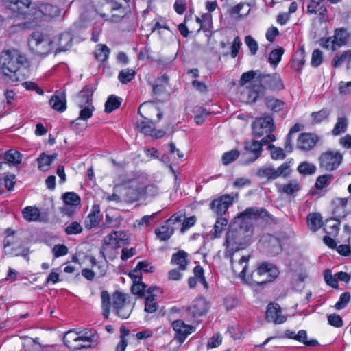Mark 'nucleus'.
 <instances>
[{
    "label": "nucleus",
    "mask_w": 351,
    "mask_h": 351,
    "mask_svg": "<svg viewBox=\"0 0 351 351\" xmlns=\"http://www.w3.org/2000/svg\"><path fill=\"white\" fill-rule=\"evenodd\" d=\"M23 154L15 149L7 151L3 156V159L10 165L16 166L21 164Z\"/></svg>",
    "instance_id": "obj_30"
},
{
    "label": "nucleus",
    "mask_w": 351,
    "mask_h": 351,
    "mask_svg": "<svg viewBox=\"0 0 351 351\" xmlns=\"http://www.w3.org/2000/svg\"><path fill=\"white\" fill-rule=\"evenodd\" d=\"M5 5L12 12L13 16H21L26 19L24 25L29 28L37 26L42 20L58 16L60 13L57 6L49 3L31 7L30 0H5Z\"/></svg>",
    "instance_id": "obj_1"
},
{
    "label": "nucleus",
    "mask_w": 351,
    "mask_h": 351,
    "mask_svg": "<svg viewBox=\"0 0 351 351\" xmlns=\"http://www.w3.org/2000/svg\"><path fill=\"white\" fill-rule=\"evenodd\" d=\"M110 53V49L106 45H97L95 51V58L101 62L107 60Z\"/></svg>",
    "instance_id": "obj_40"
},
{
    "label": "nucleus",
    "mask_w": 351,
    "mask_h": 351,
    "mask_svg": "<svg viewBox=\"0 0 351 351\" xmlns=\"http://www.w3.org/2000/svg\"><path fill=\"white\" fill-rule=\"evenodd\" d=\"M267 149L271 152V158L274 160H283L286 157L284 149L271 144H267Z\"/></svg>",
    "instance_id": "obj_52"
},
{
    "label": "nucleus",
    "mask_w": 351,
    "mask_h": 351,
    "mask_svg": "<svg viewBox=\"0 0 351 351\" xmlns=\"http://www.w3.org/2000/svg\"><path fill=\"white\" fill-rule=\"evenodd\" d=\"M287 316L283 315L281 308L277 303H270L267 306L265 319L267 322L281 324L287 321Z\"/></svg>",
    "instance_id": "obj_16"
},
{
    "label": "nucleus",
    "mask_w": 351,
    "mask_h": 351,
    "mask_svg": "<svg viewBox=\"0 0 351 351\" xmlns=\"http://www.w3.org/2000/svg\"><path fill=\"white\" fill-rule=\"evenodd\" d=\"M145 182L147 178L142 175H136L124 180L121 186L123 200L128 203L143 200V184Z\"/></svg>",
    "instance_id": "obj_5"
},
{
    "label": "nucleus",
    "mask_w": 351,
    "mask_h": 351,
    "mask_svg": "<svg viewBox=\"0 0 351 351\" xmlns=\"http://www.w3.org/2000/svg\"><path fill=\"white\" fill-rule=\"evenodd\" d=\"M126 302V295L119 292H116L112 297L113 310H117L120 307L128 304Z\"/></svg>",
    "instance_id": "obj_54"
},
{
    "label": "nucleus",
    "mask_w": 351,
    "mask_h": 351,
    "mask_svg": "<svg viewBox=\"0 0 351 351\" xmlns=\"http://www.w3.org/2000/svg\"><path fill=\"white\" fill-rule=\"evenodd\" d=\"M21 213L23 219L27 221H39L40 220V210L36 206H27L22 210Z\"/></svg>",
    "instance_id": "obj_27"
},
{
    "label": "nucleus",
    "mask_w": 351,
    "mask_h": 351,
    "mask_svg": "<svg viewBox=\"0 0 351 351\" xmlns=\"http://www.w3.org/2000/svg\"><path fill=\"white\" fill-rule=\"evenodd\" d=\"M267 210L263 208H246L243 212L241 213L237 217V219H240L242 221H252V220H256L259 217L266 216L267 215Z\"/></svg>",
    "instance_id": "obj_24"
},
{
    "label": "nucleus",
    "mask_w": 351,
    "mask_h": 351,
    "mask_svg": "<svg viewBox=\"0 0 351 351\" xmlns=\"http://www.w3.org/2000/svg\"><path fill=\"white\" fill-rule=\"evenodd\" d=\"M54 41L40 32L32 33L28 38V46L31 51L40 56H45L54 52Z\"/></svg>",
    "instance_id": "obj_8"
},
{
    "label": "nucleus",
    "mask_w": 351,
    "mask_h": 351,
    "mask_svg": "<svg viewBox=\"0 0 351 351\" xmlns=\"http://www.w3.org/2000/svg\"><path fill=\"white\" fill-rule=\"evenodd\" d=\"M350 199H351V197L335 199L332 201V203L335 206L336 212H339V210H341V213L343 215H346L347 204H348V200H350Z\"/></svg>",
    "instance_id": "obj_56"
},
{
    "label": "nucleus",
    "mask_w": 351,
    "mask_h": 351,
    "mask_svg": "<svg viewBox=\"0 0 351 351\" xmlns=\"http://www.w3.org/2000/svg\"><path fill=\"white\" fill-rule=\"evenodd\" d=\"M101 220L100 206L98 204H94L90 212L84 221V226L86 229H91L99 225Z\"/></svg>",
    "instance_id": "obj_25"
},
{
    "label": "nucleus",
    "mask_w": 351,
    "mask_h": 351,
    "mask_svg": "<svg viewBox=\"0 0 351 351\" xmlns=\"http://www.w3.org/2000/svg\"><path fill=\"white\" fill-rule=\"evenodd\" d=\"M174 228L166 221L164 225L155 230V233L160 241L168 240L173 234Z\"/></svg>",
    "instance_id": "obj_32"
},
{
    "label": "nucleus",
    "mask_w": 351,
    "mask_h": 351,
    "mask_svg": "<svg viewBox=\"0 0 351 351\" xmlns=\"http://www.w3.org/2000/svg\"><path fill=\"white\" fill-rule=\"evenodd\" d=\"M122 99L119 97L112 95L109 96L105 103V112L110 113L119 108L121 104Z\"/></svg>",
    "instance_id": "obj_35"
},
{
    "label": "nucleus",
    "mask_w": 351,
    "mask_h": 351,
    "mask_svg": "<svg viewBox=\"0 0 351 351\" xmlns=\"http://www.w3.org/2000/svg\"><path fill=\"white\" fill-rule=\"evenodd\" d=\"M323 62V54L319 49H315L313 51L311 56V64L313 67L319 66Z\"/></svg>",
    "instance_id": "obj_61"
},
{
    "label": "nucleus",
    "mask_w": 351,
    "mask_h": 351,
    "mask_svg": "<svg viewBox=\"0 0 351 351\" xmlns=\"http://www.w3.org/2000/svg\"><path fill=\"white\" fill-rule=\"evenodd\" d=\"M49 104L51 108L59 112H63L66 109V92L64 90L56 91L55 94L51 97Z\"/></svg>",
    "instance_id": "obj_22"
},
{
    "label": "nucleus",
    "mask_w": 351,
    "mask_h": 351,
    "mask_svg": "<svg viewBox=\"0 0 351 351\" xmlns=\"http://www.w3.org/2000/svg\"><path fill=\"white\" fill-rule=\"evenodd\" d=\"M293 162V159H290L289 160L282 163L276 169L278 178L280 176L287 177L291 174Z\"/></svg>",
    "instance_id": "obj_51"
},
{
    "label": "nucleus",
    "mask_w": 351,
    "mask_h": 351,
    "mask_svg": "<svg viewBox=\"0 0 351 351\" xmlns=\"http://www.w3.org/2000/svg\"><path fill=\"white\" fill-rule=\"evenodd\" d=\"M284 53L282 47H279L277 49L272 50L269 56V60L271 64L276 65L281 60L282 56Z\"/></svg>",
    "instance_id": "obj_55"
},
{
    "label": "nucleus",
    "mask_w": 351,
    "mask_h": 351,
    "mask_svg": "<svg viewBox=\"0 0 351 351\" xmlns=\"http://www.w3.org/2000/svg\"><path fill=\"white\" fill-rule=\"evenodd\" d=\"M330 114V110L328 108H322L317 112H313L311 114L312 123L318 124L326 120Z\"/></svg>",
    "instance_id": "obj_39"
},
{
    "label": "nucleus",
    "mask_w": 351,
    "mask_h": 351,
    "mask_svg": "<svg viewBox=\"0 0 351 351\" xmlns=\"http://www.w3.org/2000/svg\"><path fill=\"white\" fill-rule=\"evenodd\" d=\"M188 254L184 251H179L173 254L171 263L179 267L180 270L184 271L188 264Z\"/></svg>",
    "instance_id": "obj_31"
},
{
    "label": "nucleus",
    "mask_w": 351,
    "mask_h": 351,
    "mask_svg": "<svg viewBox=\"0 0 351 351\" xmlns=\"http://www.w3.org/2000/svg\"><path fill=\"white\" fill-rule=\"evenodd\" d=\"M307 223L309 229L313 232L320 228L322 224V219L318 213H310L307 217Z\"/></svg>",
    "instance_id": "obj_36"
},
{
    "label": "nucleus",
    "mask_w": 351,
    "mask_h": 351,
    "mask_svg": "<svg viewBox=\"0 0 351 351\" xmlns=\"http://www.w3.org/2000/svg\"><path fill=\"white\" fill-rule=\"evenodd\" d=\"M62 199L65 204L63 211L69 216L72 215L75 211L74 207L80 204V196L74 192H66L62 195Z\"/></svg>",
    "instance_id": "obj_21"
},
{
    "label": "nucleus",
    "mask_w": 351,
    "mask_h": 351,
    "mask_svg": "<svg viewBox=\"0 0 351 351\" xmlns=\"http://www.w3.org/2000/svg\"><path fill=\"white\" fill-rule=\"evenodd\" d=\"M230 258L233 271L238 274L242 280L250 286H258L271 282L279 274L278 269L274 265L262 263L250 277L246 278L245 271L247 269L249 258L242 256L238 261H234L232 256Z\"/></svg>",
    "instance_id": "obj_2"
},
{
    "label": "nucleus",
    "mask_w": 351,
    "mask_h": 351,
    "mask_svg": "<svg viewBox=\"0 0 351 351\" xmlns=\"http://www.w3.org/2000/svg\"><path fill=\"white\" fill-rule=\"evenodd\" d=\"M333 37L336 47L339 48L348 43V33L344 29H338L335 30Z\"/></svg>",
    "instance_id": "obj_41"
},
{
    "label": "nucleus",
    "mask_w": 351,
    "mask_h": 351,
    "mask_svg": "<svg viewBox=\"0 0 351 351\" xmlns=\"http://www.w3.org/2000/svg\"><path fill=\"white\" fill-rule=\"evenodd\" d=\"M146 287V285L142 281L140 282H135L133 283L132 287V292L133 294L138 295L139 297H145V295H147V290L145 289Z\"/></svg>",
    "instance_id": "obj_59"
},
{
    "label": "nucleus",
    "mask_w": 351,
    "mask_h": 351,
    "mask_svg": "<svg viewBox=\"0 0 351 351\" xmlns=\"http://www.w3.org/2000/svg\"><path fill=\"white\" fill-rule=\"evenodd\" d=\"M103 314L106 318L108 317L111 307L110 297L107 291H102L101 293Z\"/></svg>",
    "instance_id": "obj_45"
},
{
    "label": "nucleus",
    "mask_w": 351,
    "mask_h": 351,
    "mask_svg": "<svg viewBox=\"0 0 351 351\" xmlns=\"http://www.w3.org/2000/svg\"><path fill=\"white\" fill-rule=\"evenodd\" d=\"M143 200L148 197H152L158 195L160 193L159 188L154 184H146V182L143 184Z\"/></svg>",
    "instance_id": "obj_43"
},
{
    "label": "nucleus",
    "mask_w": 351,
    "mask_h": 351,
    "mask_svg": "<svg viewBox=\"0 0 351 351\" xmlns=\"http://www.w3.org/2000/svg\"><path fill=\"white\" fill-rule=\"evenodd\" d=\"M171 325L176 333L175 339L180 343H183L187 337L195 331V328L193 326L186 324L181 319L173 321Z\"/></svg>",
    "instance_id": "obj_17"
},
{
    "label": "nucleus",
    "mask_w": 351,
    "mask_h": 351,
    "mask_svg": "<svg viewBox=\"0 0 351 351\" xmlns=\"http://www.w3.org/2000/svg\"><path fill=\"white\" fill-rule=\"evenodd\" d=\"M251 226L246 230L247 235L243 236V226L241 225L239 230L230 229L226 234L225 242L226 252L225 256L231 257L234 253L244 249L250 241L251 235Z\"/></svg>",
    "instance_id": "obj_7"
},
{
    "label": "nucleus",
    "mask_w": 351,
    "mask_h": 351,
    "mask_svg": "<svg viewBox=\"0 0 351 351\" xmlns=\"http://www.w3.org/2000/svg\"><path fill=\"white\" fill-rule=\"evenodd\" d=\"M274 128L273 119L269 116L256 118L252 123L253 134L258 136L274 135Z\"/></svg>",
    "instance_id": "obj_14"
},
{
    "label": "nucleus",
    "mask_w": 351,
    "mask_h": 351,
    "mask_svg": "<svg viewBox=\"0 0 351 351\" xmlns=\"http://www.w3.org/2000/svg\"><path fill=\"white\" fill-rule=\"evenodd\" d=\"M317 135L311 133H302L297 140V148L303 151L312 149L319 141Z\"/></svg>",
    "instance_id": "obj_18"
},
{
    "label": "nucleus",
    "mask_w": 351,
    "mask_h": 351,
    "mask_svg": "<svg viewBox=\"0 0 351 351\" xmlns=\"http://www.w3.org/2000/svg\"><path fill=\"white\" fill-rule=\"evenodd\" d=\"M26 62V57L18 50H3L0 54V73L9 83L19 82L20 69Z\"/></svg>",
    "instance_id": "obj_3"
},
{
    "label": "nucleus",
    "mask_w": 351,
    "mask_h": 351,
    "mask_svg": "<svg viewBox=\"0 0 351 351\" xmlns=\"http://www.w3.org/2000/svg\"><path fill=\"white\" fill-rule=\"evenodd\" d=\"M82 227L80 223L73 221L65 228V232L70 234H77L82 232Z\"/></svg>",
    "instance_id": "obj_63"
},
{
    "label": "nucleus",
    "mask_w": 351,
    "mask_h": 351,
    "mask_svg": "<svg viewBox=\"0 0 351 351\" xmlns=\"http://www.w3.org/2000/svg\"><path fill=\"white\" fill-rule=\"evenodd\" d=\"M196 21L200 25L198 31L200 29L205 32L208 31L212 27V16L210 14H204L201 18L196 17Z\"/></svg>",
    "instance_id": "obj_44"
},
{
    "label": "nucleus",
    "mask_w": 351,
    "mask_h": 351,
    "mask_svg": "<svg viewBox=\"0 0 351 351\" xmlns=\"http://www.w3.org/2000/svg\"><path fill=\"white\" fill-rule=\"evenodd\" d=\"M250 11V6L246 2H241L231 9L232 14H238L239 16H246Z\"/></svg>",
    "instance_id": "obj_46"
},
{
    "label": "nucleus",
    "mask_w": 351,
    "mask_h": 351,
    "mask_svg": "<svg viewBox=\"0 0 351 351\" xmlns=\"http://www.w3.org/2000/svg\"><path fill=\"white\" fill-rule=\"evenodd\" d=\"M298 342H300L307 346H316L318 345V341L315 339L308 340L307 332L304 330H300L298 331L296 335V339Z\"/></svg>",
    "instance_id": "obj_48"
},
{
    "label": "nucleus",
    "mask_w": 351,
    "mask_h": 351,
    "mask_svg": "<svg viewBox=\"0 0 351 351\" xmlns=\"http://www.w3.org/2000/svg\"><path fill=\"white\" fill-rule=\"evenodd\" d=\"M300 190V183L298 180H293L287 184L280 185L278 191L287 195H293Z\"/></svg>",
    "instance_id": "obj_33"
},
{
    "label": "nucleus",
    "mask_w": 351,
    "mask_h": 351,
    "mask_svg": "<svg viewBox=\"0 0 351 351\" xmlns=\"http://www.w3.org/2000/svg\"><path fill=\"white\" fill-rule=\"evenodd\" d=\"M266 105L268 108L276 112H280L282 116H284L287 112V104L275 98H268L266 101Z\"/></svg>",
    "instance_id": "obj_28"
},
{
    "label": "nucleus",
    "mask_w": 351,
    "mask_h": 351,
    "mask_svg": "<svg viewBox=\"0 0 351 351\" xmlns=\"http://www.w3.org/2000/svg\"><path fill=\"white\" fill-rule=\"evenodd\" d=\"M228 224V220L225 217H218L214 226L213 238H218Z\"/></svg>",
    "instance_id": "obj_47"
},
{
    "label": "nucleus",
    "mask_w": 351,
    "mask_h": 351,
    "mask_svg": "<svg viewBox=\"0 0 351 351\" xmlns=\"http://www.w3.org/2000/svg\"><path fill=\"white\" fill-rule=\"evenodd\" d=\"M348 125V119L345 117L337 118V121L332 130L333 136H337L346 132Z\"/></svg>",
    "instance_id": "obj_37"
},
{
    "label": "nucleus",
    "mask_w": 351,
    "mask_h": 351,
    "mask_svg": "<svg viewBox=\"0 0 351 351\" xmlns=\"http://www.w3.org/2000/svg\"><path fill=\"white\" fill-rule=\"evenodd\" d=\"M193 274L195 278L198 279V281L202 283L205 289L208 288V285L204 277V271L202 266L196 265L193 269Z\"/></svg>",
    "instance_id": "obj_58"
},
{
    "label": "nucleus",
    "mask_w": 351,
    "mask_h": 351,
    "mask_svg": "<svg viewBox=\"0 0 351 351\" xmlns=\"http://www.w3.org/2000/svg\"><path fill=\"white\" fill-rule=\"evenodd\" d=\"M240 152L237 149H232L225 152L221 158L223 165H228L232 163L238 158Z\"/></svg>",
    "instance_id": "obj_53"
},
{
    "label": "nucleus",
    "mask_w": 351,
    "mask_h": 351,
    "mask_svg": "<svg viewBox=\"0 0 351 351\" xmlns=\"http://www.w3.org/2000/svg\"><path fill=\"white\" fill-rule=\"evenodd\" d=\"M237 196L236 195L226 194L218 197L213 199L210 203L211 210L217 215H223L226 214L229 207L233 204L234 198Z\"/></svg>",
    "instance_id": "obj_15"
},
{
    "label": "nucleus",
    "mask_w": 351,
    "mask_h": 351,
    "mask_svg": "<svg viewBox=\"0 0 351 351\" xmlns=\"http://www.w3.org/2000/svg\"><path fill=\"white\" fill-rule=\"evenodd\" d=\"M54 41V53L66 51L71 48L73 36L70 32H64L58 37L51 38Z\"/></svg>",
    "instance_id": "obj_19"
},
{
    "label": "nucleus",
    "mask_w": 351,
    "mask_h": 351,
    "mask_svg": "<svg viewBox=\"0 0 351 351\" xmlns=\"http://www.w3.org/2000/svg\"><path fill=\"white\" fill-rule=\"evenodd\" d=\"M93 90L90 87L85 86L77 95L75 104L80 109V112L78 117L71 123V127L73 129L78 128L80 125V121H87L93 117L95 110L93 104Z\"/></svg>",
    "instance_id": "obj_4"
},
{
    "label": "nucleus",
    "mask_w": 351,
    "mask_h": 351,
    "mask_svg": "<svg viewBox=\"0 0 351 351\" xmlns=\"http://www.w3.org/2000/svg\"><path fill=\"white\" fill-rule=\"evenodd\" d=\"M209 308L208 303L204 298L195 299L190 306H187L186 311L193 317L204 315Z\"/></svg>",
    "instance_id": "obj_20"
},
{
    "label": "nucleus",
    "mask_w": 351,
    "mask_h": 351,
    "mask_svg": "<svg viewBox=\"0 0 351 351\" xmlns=\"http://www.w3.org/2000/svg\"><path fill=\"white\" fill-rule=\"evenodd\" d=\"M298 171L302 175H312L316 171V167L313 163L302 162L298 167Z\"/></svg>",
    "instance_id": "obj_50"
},
{
    "label": "nucleus",
    "mask_w": 351,
    "mask_h": 351,
    "mask_svg": "<svg viewBox=\"0 0 351 351\" xmlns=\"http://www.w3.org/2000/svg\"><path fill=\"white\" fill-rule=\"evenodd\" d=\"M262 83L266 88L273 90H281L285 88L280 76L277 73L263 76L261 78V84Z\"/></svg>",
    "instance_id": "obj_23"
},
{
    "label": "nucleus",
    "mask_w": 351,
    "mask_h": 351,
    "mask_svg": "<svg viewBox=\"0 0 351 351\" xmlns=\"http://www.w3.org/2000/svg\"><path fill=\"white\" fill-rule=\"evenodd\" d=\"M257 71H249L243 73L240 80V85L243 86L248 82L252 83L251 87L248 90L247 101L255 102L258 98L260 93L263 90V86L261 84V79L256 77Z\"/></svg>",
    "instance_id": "obj_11"
},
{
    "label": "nucleus",
    "mask_w": 351,
    "mask_h": 351,
    "mask_svg": "<svg viewBox=\"0 0 351 351\" xmlns=\"http://www.w3.org/2000/svg\"><path fill=\"white\" fill-rule=\"evenodd\" d=\"M160 292L159 288L156 287H151L147 289V295H145V311L152 313L158 308V305L156 301V295L154 292Z\"/></svg>",
    "instance_id": "obj_26"
},
{
    "label": "nucleus",
    "mask_w": 351,
    "mask_h": 351,
    "mask_svg": "<svg viewBox=\"0 0 351 351\" xmlns=\"http://www.w3.org/2000/svg\"><path fill=\"white\" fill-rule=\"evenodd\" d=\"M340 222L335 219H327L324 224V231L328 234L337 235L339 230Z\"/></svg>",
    "instance_id": "obj_38"
},
{
    "label": "nucleus",
    "mask_w": 351,
    "mask_h": 351,
    "mask_svg": "<svg viewBox=\"0 0 351 351\" xmlns=\"http://www.w3.org/2000/svg\"><path fill=\"white\" fill-rule=\"evenodd\" d=\"M131 311L132 305L130 303L114 310L115 313L122 319H127L130 316Z\"/></svg>",
    "instance_id": "obj_62"
},
{
    "label": "nucleus",
    "mask_w": 351,
    "mask_h": 351,
    "mask_svg": "<svg viewBox=\"0 0 351 351\" xmlns=\"http://www.w3.org/2000/svg\"><path fill=\"white\" fill-rule=\"evenodd\" d=\"M245 43L248 47L252 55H255L258 49L257 42L251 36H246L245 38Z\"/></svg>",
    "instance_id": "obj_64"
},
{
    "label": "nucleus",
    "mask_w": 351,
    "mask_h": 351,
    "mask_svg": "<svg viewBox=\"0 0 351 351\" xmlns=\"http://www.w3.org/2000/svg\"><path fill=\"white\" fill-rule=\"evenodd\" d=\"M257 175L260 178H267L268 180H275L278 178L276 169L271 166L259 169Z\"/></svg>",
    "instance_id": "obj_42"
},
{
    "label": "nucleus",
    "mask_w": 351,
    "mask_h": 351,
    "mask_svg": "<svg viewBox=\"0 0 351 351\" xmlns=\"http://www.w3.org/2000/svg\"><path fill=\"white\" fill-rule=\"evenodd\" d=\"M350 300V294L348 292L343 293L338 302L335 304V307L337 310H341L344 308Z\"/></svg>",
    "instance_id": "obj_60"
},
{
    "label": "nucleus",
    "mask_w": 351,
    "mask_h": 351,
    "mask_svg": "<svg viewBox=\"0 0 351 351\" xmlns=\"http://www.w3.org/2000/svg\"><path fill=\"white\" fill-rule=\"evenodd\" d=\"M343 64H346L347 68H351V51L348 50L340 55H336L333 59V66L339 67Z\"/></svg>",
    "instance_id": "obj_29"
},
{
    "label": "nucleus",
    "mask_w": 351,
    "mask_h": 351,
    "mask_svg": "<svg viewBox=\"0 0 351 351\" xmlns=\"http://www.w3.org/2000/svg\"><path fill=\"white\" fill-rule=\"evenodd\" d=\"M156 108L155 105L152 102H145L142 104L138 108V113L141 115L143 120L137 123V128L140 132L146 136H151L156 138L162 137L165 134L163 130H156L153 121L142 115V111L145 110H154Z\"/></svg>",
    "instance_id": "obj_9"
},
{
    "label": "nucleus",
    "mask_w": 351,
    "mask_h": 351,
    "mask_svg": "<svg viewBox=\"0 0 351 351\" xmlns=\"http://www.w3.org/2000/svg\"><path fill=\"white\" fill-rule=\"evenodd\" d=\"M56 155H47L45 153L41 154L37 158L38 169L42 171L49 170L52 162L56 158Z\"/></svg>",
    "instance_id": "obj_34"
},
{
    "label": "nucleus",
    "mask_w": 351,
    "mask_h": 351,
    "mask_svg": "<svg viewBox=\"0 0 351 351\" xmlns=\"http://www.w3.org/2000/svg\"><path fill=\"white\" fill-rule=\"evenodd\" d=\"M343 155L339 151H327L322 153L319 158V166L327 171L337 169L341 164Z\"/></svg>",
    "instance_id": "obj_13"
},
{
    "label": "nucleus",
    "mask_w": 351,
    "mask_h": 351,
    "mask_svg": "<svg viewBox=\"0 0 351 351\" xmlns=\"http://www.w3.org/2000/svg\"><path fill=\"white\" fill-rule=\"evenodd\" d=\"M94 337L93 331L87 328L80 330H71L65 333L63 341L66 347L77 350L90 347Z\"/></svg>",
    "instance_id": "obj_6"
},
{
    "label": "nucleus",
    "mask_w": 351,
    "mask_h": 351,
    "mask_svg": "<svg viewBox=\"0 0 351 351\" xmlns=\"http://www.w3.org/2000/svg\"><path fill=\"white\" fill-rule=\"evenodd\" d=\"M324 279L325 282L332 288H337L339 286L338 280L336 274L332 275L329 269H326L324 272Z\"/></svg>",
    "instance_id": "obj_57"
},
{
    "label": "nucleus",
    "mask_w": 351,
    "mask_h": 351,
    "mask_svg": "<svg viewBox=\"0 0 351 351\" xmlns=\"http://www.w3.org/2000/svg\"><path fill=\"white\" fill-rule=\"evenodd\" d=\"M130 243V239L127 232L124 231H113L109 233L103 240L102 248L100 254L105 258L104 252L107 249H117Z\"/></svg>",
    "instance_id": "obj_12"
},
{
    "label": "nucleus",
    "mask_w": 351,
    "mask_h": 351,
    "mask_svg": "<svg viewBox=\"0 0 351 351\" xmlns=\"http://www.w3.org/2000/svg\"><path fill=\"white\" fill-rule=\"evenodd\" d=\"M276 141L274 135H267L260 141L256 140L247 141L244 143V154L247 156V163L255 162L261 155L263 146Z\"/></svg>",
    "instance_id": "obj_10"
},
{
    "label": "nucleus",
    "mask_w": 351,
    "mask_h": 351,
    "mask_svg": "<svg viewBox=\"0 0 351 351\" xmlns=\"http://www.w3.org/2000/svg\"><path fill=\"white\" fill-rule=\"evenodd\" d=\"M135 73L132 69H125L119 72L118 78L122 84H127L134 79Z\"/></svg>",
    "instance_id": "obj_49"
}]
</instances>
